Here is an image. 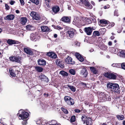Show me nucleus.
<instances>
[{
    "instance_id": "obj_1",
    "label": "nucleus",
    "mask_w": 125,
    "mask_h": 125,
    "mask_svg": "<svg viewBox=\"0 0 125 125\" xmlns=\"http://www.w3.org/2000/svg\"><path fill=\"white\" fill-rule=\"evenodd\" d=\"M108 89L115 94H119L120 93V90L119 85L117 83H109L107 84Z\"/></svg>"
},
{
    "instance_id": "obj_2",
    "label": "nucleus",
    "mask_w": 125,
    "mask_h": 125,
    "mask_svg": "<svg viewBox=\"0 0 125 125\" xmlns=\"http://www.w3.org/2000/svg\"><path fill=\"white\" fill-rule=\"evenodd\" d=\"M111 100V97L109 95L104 92H101L100 93L98 99L99 101L103 102L106 101H110Z\"/></svg>"
},
{
    "instance_id": "obj_3",
    "label": "nucleus",
    "mask_w": 125,
    "mask_h": 125,
    "mask_svg": "<svg viewBox=\"0 0 125 125\" xmlns=\"http://www.w3.org/2000/svg\"><path fill=\"white\" fill-rule=\"evenodd\" d=\"M18 113L17 114V115L19 114H20L19 115V117L21 118L20 119H27L29 116V114L28 113L25 112L24 110L21 109L18 112Z\"/></svg>"
},
{
    "instance_id": "obj_4",
    "label": "nucleus",
    "mask_w": 125,
    "mask_h": 125,
    "mask_svg": "<svg viewBox=\"0 0 125 125\" xmlns=\"http://www.w3.org/2000/svg\"><path fill=\"white\" fill-rule=\"evenodd\" d=\"M76 33V31L75 29L71 28L67 31L66 33L67 37L68 39H70L72 38Z\"/></svg>"
},
{
    "instance_id": "obj_5",
    "label": "nucleus",
    "mask_w": 125,
    "mask_h": 125,
    "mask_svg": "<svg viewBox=\"0 0 125 125\" xmlns=\"http://www.w3.org/2000/svg\"><path fill=\"white\" fill-rule=\"evenodd\" d=\"M81 118L84 124L85 123L86 125H92V120L90 118L85 115H83L82 116Z\"/></svg>"
},
{
    "instance_id": "obj_6",
    "label": "nucleus",
    "mask_w": 125,
    "mask_h": 125,
    "mask_svg": "<svg viewBox=\"0 0 125 125\" xmlns=\"http://www.w3.org/2000/svg\"><path fill=\"white\" fill-rule=\"evenodd\" d=\"M83 4L85 5V7L87 9H91L93 6L88 0H80Z\"/></svg>"
},
{
    "instance_id": "obj_7",
    "label": "nucleus",
    "mask_w": 125,
    "mask_h": 125,
    "mask_svg": "<svg viewBox=\"0 0 125 125\" xmlns=\"http://www.w3.org/2000/svg\"><path fill=\"white\" fill-rule=\"evenodd\" d=\"M39 37L37 33H33L31 34L30 39L32 41L35 42L38 40Z\"/></svg>"
},
{
    "instance_id": "obj_8",
    "label": "nucleus",
    "mask_w": 125,
    "mask_h": 125,
    "mask_svg": "<svg viewBox=\"0 0 125 125\" xmlns=\"http://www.w3.org/2000/svg\"><path fill=\"white\" fill-rule=\"evenodd\" d=\"M30 16L32 17L33 19L36 20H39L40 19V17L39 14L36 12L32 11L30 14Z\"/></svg>"
},
{
    "instance_id": "obj_9",
    "label": "nucleus",
    "mask_w": 125,
    "mask_h": 125,
    "mask_svg": "<svg viewBox=\"0 0 125 125\" xmlns=\"http://www.w3.org/2000/svg\"><path fill=\"white\" fill-rule=\"evenodd\" d=\"M71 17L67 16H63L61 19V20L62 22L70 23L71 22Z\"/></svg>"
},
{
    "instance_id": "obj_10",
    "label": "nucleus",
    "mask_w": 125,
    "mask_h": 125,
    "mask_svg": "<svg viewBox=\"0 0 125 125\" xmlns=\"http://www.w3.org/2000/svg\"><path fill=\"white\" fill-rule=\"evenodd\" d=\"M104 76L110 79H115L116 78V76L115 74L109 73H105Z\"/></svg>"
},
{
    "instance_id": "obj_11",
    "label": "nucleus",
    "mask_w": 125,
    "mask_h": 125,
    "mask_svg": "<svg viewBox=\"0 0 125 125\" xmlns=\"http://www.w3.org/2000/svg\"><path fill=\"white\" fill-rule=\"evenodd\" d=\"M39 78L42 81H44L48 82L49 81V80L45 75L41 73L39 76Z\"/></svg>"
},
{
    "instance_id": "obj_12",
    "label": "nucleus",
    "mask_w": 125,
    "mask_h": 125,
    "mask_svg": "<svg viewBox=\"0 0 125 125\" xmlns=\"http://www.w3.org/2000/svg\"><path fill=\"white\" fill-rule=\"evenodd\" d=\"M80 21L79 18H76L74 19L73 23V24L79 27L80 26Z\"/></svg>"
},
{
    "instance_id": "obj_13",
    "label": "nucleus",
    "mask_w": 125,
    "mask_h": 125,
    "mask_svg": "<svg viewBox=\"0 0 125 125\" xmlns=\"http://www.w3.org/2000/svg\"><path fill=\"white\" fill-rule=\"evenodd\" d=\"M72 58L69 56L65 60V62L68 64H74V62L72 60Z\"/></svg>"
},
{
    "instance_id": "obj_14",
    "label": "nucleus",
    "mask_w": 125,
    "mask_h": 125,
    "mask_svg": "<svg viewBox=\"0 0 125 125\" xmlns=\"http://www.w3.org/2000/svg\"><path fill=\"white\" fill-rule=\"evenodd\" d=\"M24 52L27 54L32 55L33 54V52L31 49L28 47H27L24 48Z\"/></svg>"
},
{
    "instance_id": "obj_15",
    "label": "nucleus",
    "mask_w": 125,
    "mask_h": 125,
    "mask_svg": "<svg viewBox=\"0 0 125 125\" xmlns=\"http://www.w3.org/2000/svg\"><path fill=\"white\" fill-rule=\"evenodd\" d=\"M38 64L41 65H45L46 64V61L42 58L39 59L38 60Z\"/></svg>"
},
{
    "instance_id": "obj_16",
    "label": "nucleus",
    "mask_w": 125,
    "mask_h": 125,
    "mask_svg": "<svg viewBox=\"0 0 125 125\" xmlns=\"http://www.w3.org/2000/svg\"><path fill=\"white\" fill-rule=\"evenodd\" d=\"M55 62L56 64L61 67L63 68V62L60 59H57L56 60Z\"/></svg>"
},
{
    "instance_id": "obj_17",
    "label": "nucleus",
    "mask_w": 125,
    "mask_h": 125,
    "mask_svg": "<svg viewBox=\"0 0 125 125\" xmlns=\"http://www.w3.org/2000/svg\"><path fill=\"white\" fill-rule=\"evenodd\" d=\"M84 29L87 35H90L91 34L93 31L91 28L90 27L85 28Z\"/></svg>"
},
{
    "instance_id": "obj_18",
    "label": "nucleus",
    "mask_w": 125,
    "mask_h": 125,
    "mask_svg": "<svg viewBox=\"0 0 125 125\" xmlns=\"http://www.w3.org/2000/svg\"><path fill=\"white\" fill-rule=\"evenodd\" d=\"M7 42L9 45L18 44L19 42L15 40L9 39L7 41Z\"/></svg>"
},
{
    "instance_id": "obj_19",
    "label": "nucleus",
    "mask_w": 125,
    "mask_h": 125,
    "mask_svg": "<svg viewBox=\"0 0 125 125\" xmlns=\"http://www.w3.org/2000/svg\"><path fill=\"white\" fill-rule=\"evenodd\" d=\"M80 74L82 75H83L84 77H86L88 75L87 70L85 68L83 69L81 71Z\"/></svg>"
},
{
    "instance_id": "obj_20",
    "label": "nucleus",
    "mask_w": 125,
    "mask_h": 125,
    "mask_svg": "<svg viewBox=\"0 0 125 125\" xmlns=\"http://www.w3.org/2000/svg\"><path fill=\"white\" fill-rule=\"evenodd\" d=\"M42 31L43 32H47L50 31V28L49 27L46 26H42L41 27Z\"/></svg>"
},
{
    "instance_id": "obj_21",
    "label": "nucleus",
    "mask_w": 125,
    "mask_h": 125,
    "mask_svg": "<svg viewBox=\"0 0 125 125\" xmlns=\"http://www.w3.org/2000/svg\"><path fill=\"white\" fill-rule=\"evenodd\" d=\"M75 55L76 57L80 61L82 62L84 60V59L82 56L78 53L76 52L75 53Z\"/></svg>"
},
{
    "instance_id": "obj_22",
    "label": "nucleus",
    "mask_w": 125,
    "mask_h": 125,
    "mask_svg": "<svg viewBox=\"0 0 125 125\" xmlns=\"http://www.w3.org/2000/svg\"><path fill=\"white\" fill-rule=\"evenodd\" d=\"M120 57H125V50H120L117 54Z\"/></svg>"
},
{
    "instance_id": "obj_23",
    "label": "nucleus",
    "mask_w": 125,
    "mask_h": 125,
    "mask_svg": "<svg viewBox=\"0 0 125 125\" xmlns=\"http://www.w3.org/2000/svg\"><path fill=\"white\" fill-rule=\"evenodd\" d=\"M14 18V16L13 15H9L6 16L4 18V19L6 20H13Z\"/></svg>"
},
{
    "instance_id": "obj_24",
    "label": "nucleus",
    "mask_w": 125,
    "mask_h": 125,
    "mask_svg": "<svg viewBox=\"0 0 125 125\" xmlns=\"http://www.w3.org/2000/svg\"><path fill=\"white\" fill-rule=\"evenodd\" d=\"M66 86L68 87H65L66 88L68 89V87L72 91L75 92L76 90V88L73 86L70 85L69 84H67Z\"/></svg>"
},
{
    "instance_id": "obj_25",
    "label": "nucleus",
    "mask_w": 125,
    "mask_h": 125,
    "mask_svg": "<svg viewBox=\"0 0 125 125\" xmlns=\"http://www.w3.org/2000/svg\"><path fill=\"white\" fill-rule=\"evenodd\" d=\"M99 22L101 26H104L108 24L107 21L104 19L100 20Z\"/></svg>"
},
{
    "instance_id": "obj_26",
    "label": "nucleus",
    "mask_w": 125,
    "mask_h": 125,
    "mask_svg": "<svg viewBox=\"0 0 125 125\" xmlns=\"http://www.w3.org/2000/svg\"><path fill=\"white\" fill-rule=\"evenodd\" d=\"M90 69L91 71L95 74H96L98 73V71L94 67H90Z\"/></svg>"
},
{
    "instance_id": "obj_27",
    "label": "nucleus",
    "mask_w": 125,
    "mask_h": 125,
    "mask_svg": "<svg viewBox=\"0 0 125 125\" xmlns=\"http://www.w3.org/2000/svg\"><path fill=\"white\" fill-rule=\"evenodd\" d=\"M67 104L69 105H73L74 104L73 100L71 98H69V99L66 102Z\"/></svg>"
},
{
    "instance_id": "obj_28",
    "label": "nucleus",
    "mask_w": 125,
    "mask_h": 125,
    "mask_svg": "<svg viewBox=\"0 0 125 125\" xmlns=\"http://www.w3.org/2000/svg\"><path fill=\"white\" fill-rule=\"evenodd\" d=\"M36 124L39 125H47L46 123L45 122V121L44 120L42 122V119H41L37 121Z\"/></svg>"
},
{
    "instance_id": "obj_29",
    "label": "nucleus",
    "mask_w": 125,
    "mask_h": 125,
    "mask_svg": "<svg viewBox=\"0 0 125 125\" xmlns=\"http://www.w3.org/2000/svg\"><path fill=\"white\" fill-rule=\"evenodd\" d=\"M59 10V7L57 6H55L52 8V11L55 13H56L58 12Z\"/></svg>"
},
{
    "instance_id": "obj_30",
    "label": "nucleus",
    "mask_w": 125,
    "mask_h": 125,
    "mask_svg": "<svg viewBox=\"0 0 125 125\" xmlns=\"http://www.w3.org/2000/svg\"><path fill=\"white\" fill-rule=\"evenodd\" d=\"M50 0H45L44 2V5L45 7H47L48 8H50Z\"/></svg>"
},
{
    "instance_id": "obj_31",
    "label": "nucleus",
    "mask_w": 125,
    "mask_h": 125,
    "mask_svg": "<svg viewBox=\"0 0 125 125\" xmlns=\"http://www.w3.org/2000/svg\"><path fill=\"white\" fill-rule=\"evenodd\" d=\"M27 19L26 17H23L21 19V23L23 25H25Z\"/></svg>"
},
{
    "instance_id": "obj_32",
    "label": "nucleus",
    "mask_w": 125,
    "mask_h": 125,
    "mask_svg": "<svg viewBox=\"0 0 125 125\" xmlns=\"http://www.w3.org/2000/svg\"><path fill=\"white\" fill-rule=\"evenodd\" d=\"M21 57L19 56L15 57V62H16L19 63H21Z\"/></svg>"
},
{
    "instance_id": "obj_33",
    "label": "nucleus",
    "mask_w": 125,
    "mask_h": 125,
    "mask_svg": "<svg viewBox=\"0 0 125 125\" xmlns=\"http://www.w3.org/2000/svg\"><path fill=\"white\" fill-rule=\"evenodd\" d=\"M116 117L117 119L119 120H123L125 118L124 115H117Z\"/></svg>"
},
{
    "instance_id": "obj_34",
    "label": "nucleus",
    "mask_w": 125,
    "mask_h": 125,
    "mask_svg": "<svg viewBox=\"0 0 125 125\" xmlns=\"http://www.w3.org/2000/svg\"><path fill=\"white\" fill-rule=\"evenodd\" d=\"M26 29L29 31H32L33 29L32 26L30 25H28L26 26Z\"/></svg>"
},
{
    "instance_id": "obj_35",
    "label": "nucleus",
    "mask_w": 125,
    "mask_h": 125,
    "mask_svg": "<svg viewBox=\"0 0 125 125\" xmlns=\"http://www.w3.org/2000/svg\"><path fill=\"white\" fill-rule=\"evenodd\" d=\"M59 73L61 74L62 75L65 76H67L68 75V73H67L63 71H61Z\"/></svg>"
},
{
    "instance_id": "obj_36",
    "label": "nucleus",
    "mask_w": 125,
    "mask_h": 125,
    "mask_svg": "<svg viewBox=\"0 0 125 125\" xmlns=\"http://www.w3.org/2000/svg\"><path fill=\"white\" fill-rule=\"evenodd\" d=\"M78 83L79 85H82L84 87H87V84L85 83H83L80 81H78Z\"/></svg>"
},
{
    "instance_id": "obj_37",
    "label": "nucleus",
    "mask_w": 125,
    "mask_h": 125,
    "mask_svg": "<svg viewBox=\"0 0 125 125\" xmlns=\"http://www.w3.org/2000/svg\"><path fill=\"white\" fill-rule=\"evenodd\" d=\"M35 69L37 71L39 72H42L43 70V68H42L38 66L36 67Z\"/></svg>"
},
{
    "instance_id": "obj_38",
    "label": "nucleus",
    "mask_w": 125,
    "mask_h": 125,
    "mask_svg": "<svg viewBox=\"0 0 125 125\" xmlns=\"http://www.w3.org/2000/svg\"><path fill=\"white\" fill-rule=\"evenodd\" d=\"M69 72L70 73L73 75H74L75 74V71L73 69H70L69 70Z\"/></svg>"
},
{
    "instance_id": "obj_39",
    "label": "nucleus",
    "mask_w": 125,
    "mask_h": 125,
    "mask_svg": "<svg viewBox=\"0 0 125 125\" xmlns=\"http://www.w3.org/2000/svg\"><path fill=\"white\" fill-rule=\"evenodd\" d=\"M100 33L98 31H95L93 32V35L94 36H99L100 35Z\"/></svg>"
},
{
    "instance_id": "obj_40",
    "label": "nucleus",
    "mask_w": 125,
    "mask_h": 125,
    "mask_svg": "<svg viewBox=\"0 0 125 125\" xmlns=\"http://www.w3.org/2000/svg\"><path fill=\"white\" fill-rule=\"evenodd\" d=\"M9 72L10 75L14 77L15 76V74L13 72L11 69H10Z\"/></svg>"
},
{
    "instance_id": "obj_41",
    "label": "nucleus",
    "mask_w": 125,
    "mask_h": 125,
    "mask_svg": "<svg viewBox=\"0 0 125 125\" xmlns=\"http://www.w3.org/2000/svg\"><path fill=\"white\" fill-rule=\"evenodd\" d=\"M85 23L87 24H90L92 23L90 18H87L86 20Z\"/></svg>"
},
{
    "instance_id": "obj_42",
    "label": "nucleus",
    "mask_w": 125,
    "mask_h": 125,
    "mask_svg": "<svg viewBox=\"0 0 125 125\" xmlns=\"http://www.w3.org/2000/svg\"><path fill=\"white\" fill-rule=\"evenodd\" d=\"M120 64L118 63H113L112 64V65L113 67L118 68L120 66Z\"/></svg>"
},
{
    "instance_id": "obj_43",
    "label": "nucleus",
    "mask_w": 125,
    "mask_h": 125,
    "mask_svg": "<svg viewBox=\"0 0 125 125\" xmlns=\"http://www.w3.org/2000/svg\"><path fill=\"white\" fill-rule=\"evenodd\" d=\"M75 115L72 116L71 119L70 121L72 122H74L75 121Z\"/></svg>"
},
{
    "instance_id": "obj_44",
    "label": "nucleus",
    "mask_w": 125,
    "mask_h": 125,
    "mask_svg": "<svg viewBox=\"0 0 125 125\" xmlns=\"http://www.w3.org/2000/svg\"><path fill=\"white\" fill-rule=\"evenodd\" d=\"M100 31L102 34H103L106 32V30L104 28H102L100 30Z\"/></svg>"
},
{
    "instance_id": "obj_45",
    "label": "nucleus",
    "mask_w": 125,
    "mask_h": 125,
    "mask_svg": "<svg viewBox=\"0 0 125 125\" xmlns=\"http://www.w3.org/2000/svg\"><path fill=\"white\" fill-rule=\"evenodd\" d=\"M107 47L106 46H105L104 45H102L101 48V49L103 50H106L107 49Z\"/></svg>"
},
{
    "instance_id": "obj_46",
    "label": "nucleus",
    "mask_w": 125,
    "mask_h": 125,
    "mask_svg": "<svg viewBox=\"0 0 125 125\" xmlns=\"http://www.w3.org/2000/svg\"><path fill=\"white\" fill-rule=\"evenodd\" d=\"M118 50L116 49L115 48H112V52L114 53H116L117 52Z\"/></svg>"
},
{
    "instance_id": "obj_47",
    "label": "nucleus",
    "mask_w": 125,
    "mask_h": 125,
    "mask_svg": "<svg viewBox=\"0 0 125 125\" xmlns=\"http://www.w3.org/2000/svg\"><path fill=\"white\" fill-rule=\"evenodd\" d=\"M52 54H51L50 57L53 59H55L57 57V55L56 54L54 53H52Z\"/></svg>"
},
{
    "instance_id": "obj_48",
    "label": "nucleus",
    "mask_w": 125,
    "mask_h": 125,
    "mask_svg": "<svg viewBox=\"0 0 125 125\" xmlns=\"http://www.w3.org/2000/svg\"><path fill=\"white\" fill-rule=\"evenodd\" d=\"M90 19L91 21H92V22H93L95 23L96 22V21L95 19L93 17H92L90 18Z\"/></svg>"
},
{
    "instance_id": "obj_49",
    "label": "nucleus",
    "mask_w": 125,
    "mask_h": 125,
    "mask_svg": "<svg viewBox=\"0 0 125 125\" xmlns=\"http://www.w3.org/2000/svg\"><path fill=\"white\" fill-rule=\"evenodd\" d=\"M16 56H12L9 57V59L10 61L13 62H15V58Z\"/></svg>"
},
{
    "instance_id": "obj_50",
    "label": "nucleus",
    "mask_w": 125,
    "mask_h": 125,
    "mask_svg": "<svg viewBox=\"0 0 125 125\" xmlns=\"http://www.w3.org/2000/svg\"><path fill=\"white\" fill-rule=\"evenodd\" d=\"M23 120V121L22 122V125H26L27 123V119H26Z\"/></svg>"
},
{
    "instance_id": "obj_51",
    "label": "nucleus",
    "mask_w": 125,
    "mask_h": 125,
    "mask_svg": "<svg viewBox=\"0 0 125 125\" xmlns=\"http://www.w3.org/2000/svg\"><path fill=\"white\" fill-rule=\"evenodd\" d=\"M122 68L125 70V62H123L120 64Z\"/></svg>"
},
{
    "instance_id": "obj_52",
    "label": "nucleus",
    "mask_w": 125,
    "mask_h": 125,
    "mask_svg": "<svg viewBox=\"0 0 125 125\" xmlns=\"http://www.w3.org/2000/svg\"><path fill=\"white\" fill-rule=\"evenodd\" d=\"M115 24L114 22H112L110 23L108 25V28H110L112 27Z\"/></svg>"
},
{
    "instance_id": "obj_53",
    "label": "nucleus",
    "mask_w": 125,
    "mask_h": 125,
    "mask_svg": "<svg viewBox=\"0 0 125 125\" xmlns=\"http://www.w3.org/2000/svg\"><path fill=\"white\" fill-rule=\"evenodd\" d=\"M62 109L64 113L65 114L68 113V110L64 108H62Z\"/></svg>"
},
{
    "instance_id": "obj_54",
    "label": "nucleus",
    "mask_w": 125,
    "mask_h": 125,
    "mask_svg": "<svg viewBox=\"0 0 125 125\" xmlns=\"http://www.w3.org/2000/svg\"><path fill=\"white\" fill-rule=\"evenodd\" d=\"M69 98L71 97L67 96H65L64 97V100L66 103L69 99Z\"/></svg>"
},
{
    "instance_id": "obj_55",
    "label": "nucleus",
    "mask_w": 125,
    "mask_h": 125,
    "mask_svg": "<svg viewBox=\"0 0 125 125\" xmlns=\"http://www.w3.org/2000/svg\"><path fill=\"white\" fill-rule=\"evenodd\" d=\"M21 5H23L25 2L23 0H19Z\"/></svg>"
},
{
    "instance_id": "obj_56",
    "label": "nucleus",
    "mask_w": 125,
    "mask_h": 125,
    "mask_svg": "<svg viewBox=\"0 0 125 125\" xmlns=\"http://www.w3.org/2000/svg\"><path fill=\"white\" fill-rule=\"evenodd\" d=\"M5 7L6 9L7 10H9L10 8V7L7 4H5Z\"/></svg>"
},
{
    "instance_id": "obj_57",
    "label": "nucleus",
    "mask_w": 125,
    "mask_h": 125,
    "mask_svg": "<svg viewBox=\"0 0 125 125\" xmlns=\"http://www.w3.org/2000/svg\"><path fill=\"white\" fill-rule=\"evenodd\" d=\"M114 15L115 16H118L119 15L118 14V12L117 11H115L114 13Z\"/></svg>"
},
{
    "instance_id": "obj_58",
    "label": "nucleus",
    "mask_w": 125,
    "mask_h": 125,
    "mask_svg": "<svg viewBox=\"0 0 125 125\" xmlns=\"http://www.w3.org/2000/svg\"><path fill=\"white\" fill-rule=\"evenodd\" d=\"M39 2L38 0H34V3H35L36 5H38L39 3Z\"/></svg>"
},
{
    "instance_id": "obj_59",
    "label": "nucleus",
    "mask_w": 125,
    "mask_h": 125,
    "mask_svg": "<svg viewBox=\"0 0 125 125\" xmlns=\"http://www.w3.org/2000/svg\"><path fill=\"white\" fill-rule=\"evenodd\" d=\"M52 53H53L52 52H47V55L50 57L51 55V54H52Z\"/></svg>"
},
{
    "instance_id": "obj_60",
    "label": "nucleus",
    "mask_w": 125,
    "mask_h": 125,
    "mask_svg": "<svg viewBox=\"0 0 125 125\" xmlns=\"http://www.w3.org/2000/svg\"><path fill=\"white\" fill-rule=\"evenodd\" d=\"M110 7V6L108 5H106L104 7V9H108Z\"/></svg>"
},
{
    "instance_id": "obj_61",
    "label": "nucleus",
    "mask_w": 125,
    "mask_h": 125,
    "mask_svg": "<svg viewBox=\"0 0 125 125\" xmlns=\"http://www.w3.org/2000/svg\"><path fill=\"white\" fill-rule=\"evenodd\" d=\"M74 111L75 112L79 113L81 111L78 109H75L74 110Z\"/></svg>"
},
{
    "instance_id": "obj_62",
    "label": "nucleus",
    "mask_w": 125,
    "mask_h": 125,
    "mask_svg": "<svg viewBox=\"0 0 125 125\" xmlns=\"http://www.w3.org/2000/svg\"><path fill=\"white\" fill-rule=\"evenodd\" d=\"M15 1L13 0H11L10 3L11 5H13L15 3Z\"/></svg>"
},
{
    "instance_id": "obj_63",
    "label": "nucleus",
    "mask_w": 125,
    "mask_h": 125,
    "mask_svg": "<svg viewBox=\"0 0 125 125\" xmlns=\"http://www.w3.org/2000/svg\"><path fill=\"white\" fill-rule=\"evenodd\" d=\"M91 3L94 6L95 5V3L93 1H91Z\"/></svg>"
},
{
    "instance_id": "obj_64",
    "label": "nucleus",
    "mask_w": 125,
    "mask_h": 125,
    "mask_svg": "<svg viewBox=\"0 0 125 125\" xmlns=\"http://www.w3.org/2000/svg\"><path fill=\"white\" fill-rule=\"evenodd\" d=\"M123 125H125V120H124L123 121L122 123Z\"/></svg>"
}]
</instances>
